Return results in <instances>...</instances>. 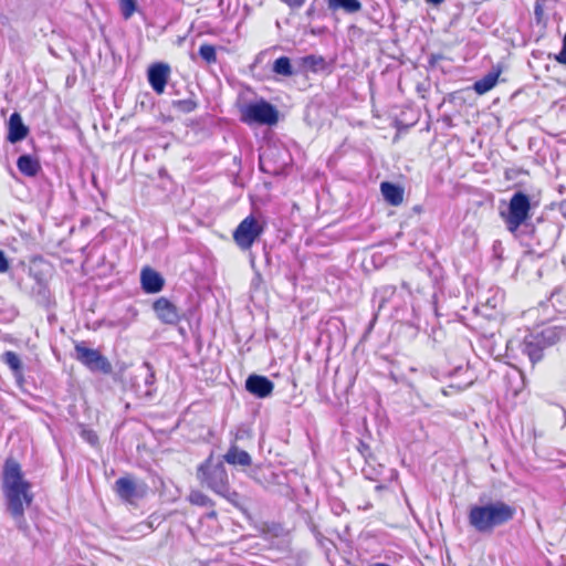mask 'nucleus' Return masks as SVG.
<instances>
[{
  "mask_svg": "<svg viewBox=\"0 0 566 566\" xmlns=\"http://www.w3.org/2000/svg\"><path fill=\"white\" fill-rule=\"evenodd\" d=\"M515 509L503 501L486 502L470 507L469 524L479 533L491 534L494 528L510 522Z\"/></svg>",
  "mask_w": 566,
  "mask_h": 566,
  "instance_id": "nucleus-2",
  "label": "nucleus"
},
{
  "mask_svg": "<svg viewBox=\"0 0 566 566\" xmlns=\"http://www.w3.org/2000/svg\"><path fill=\"white\" fill-rule=\"evenodd\" d=\"M534 15H535V21L537 24H542V25L546 24L543 1L536 0V2L534 4Z\"/></svg>",
  "mask_w": 566,
  "mask_h": 566,
  "instance_id": "nucleus-28",
  "label": "nucleus"
},
{
  "mask_svg": "<svg viewBox=\"0 0 566 566\" xmlns=\"http://www.w3.org/2000/svg\"><path fill=\"white\" fill-rule=\"evenodd\" d=\"M174 107L178 112H181L184 114H189L198 107V104L192 98H185V99H178V101L174 102Z\"/></svg>",
  "mask_w": 566,
  "mask_h": 566,
  "instance_id": "nucleus-25",
  "label": "nucleus"
},
{
  "mask_svg": "<svg viewBox=\"0 0 566 566\" xmlns=\"http://www.w3.org/2000/svg\"><path fill=\"white\" fill-rule=\"evenodd\" d=\"M19 171L27 177H34L41 170L38 157L32 155H21L17 160Z\"/></svg>",
  "mask_w": 566,
  "mask_h": 566,
  "instance_id": "nucleus-16",
  "label": "nucleus"
},
{
  "mask_svg": "<svg viewBox=\"0 0 566 566\" xmlns=\"http://www.w3.org/2000/svg\"><path fill=\"white\" fill-rule=\"evenodd\" d=\"M223 459L231 465L249 467L252 462L251 455L247 451L240 450L235 444L229 448Z\"/></svg>",
  "mask_w": 566,
  "mask_h": 566,
  "instance_id": "nucleus-17",
  "label": "nucleus"
},
{
  "mask_svg": "<svg viewBox=\"0 0 566 566\" xmlns=\"http://www.w3.org/2000/svg\"><path fill=\"white\" fill-rule=\"evenodd\" d=\"M140 376H144L145 385L150 387L155 382V371L149 363L145 361L139 368Z\"/></svg>",
  "mask_w": 566,
  "mask_h": 566,
  "instance_id": "nucleus-26",
  "label": "nucleus"
},
{
  "mask_svg": "<svg viewBox=\"0 0 566 566\" xmlns=\"http://www.w3.org/2000/svg\"><path fill=\"white\" fill-rule=\"evenodd\" d=\"M122 17L125 20L130 19L137 11L136 0H118Z\"/></svg>",
  "mask_w": 566,
  "mask_h": 566,
  "instance_id": "nucleus-24",
  "label": "nucleus"
},
{
  "mask_svg": "<svg viewBox=\"0 0 566 566\" xmlns=\"http://www.w3.org/2000/svg\"><path fill=\"white\" fill-rule=\"evenodd\" d=\"M559 337L560 331L557 327H545L539 333L530 334L524 338L522 352L534 365L542 359L544 348L554 345Z\"/></svg>",
  "mask_w": 566,
  "mask_h": 566,
  "instance_id": "nucleus-4",
  "label": "nucleus"
},
{
  "mask_svg": "<svg viewBox=\"0 0 566 566\" xmlns=\"http://www.w3.org/2000/svg\"><path fill=\"white\" fill-rule=\"evenodd\" d=\"M157 317L165 324H177L180 319L179 311L168 298L160 297L153 304Z\"/></svg>",
  "mask_w": 566,
  "mask_h": 566,
  "instance_id": "nucleus-11",
  "label": "nucleus"
},
{
  "mask_svg": "<svg viewBox=\"0 0 566 566\" xmlns=\"http://www.w3.org/2000/svg\"><path fill=\"white\" fill-rule=\"evenodd\" d=\"M10 269L9 260L4 251L0 250V273H7Z\"/></svg>",
  "mask_w": 566,
  "mask_h": 566,
  "instance_id": "nucleus-31",
  "label": "nucleus"
},
{
  "mask_svg": "<svg viewBox=\"0 0 566 566\" xmlns=\"http://www.w3.org/2000/svg\"><path fill=\"white\" fill-rule=\"evenodd\" d=\"M1 359L4 364L9 366V368L13 371L15 377H20L22 375V361L18 354L14 352L8 350L2 354Z\"/></svg>",
  "mask_w": 566,
  "mask_h": 566,
  "instance_id": "nucleus-20",
  "label": "nucleus"
},
{
  "mask_svg": "<svg viewBox=\"0 0 566 566\" xmlns=\"http://www.w3.org/2000/svg\"><path fill=\"white\" fill-rule=\"evenodd\" d=\"M189 501L190 503L199 506H208L212 504L211 500L200 491H192L189 495Z\"/></svg>",
  "mask_w": 566,
  "mask_h": 566,
  "instance_id": "nucleus-27",
  "label": "nucleus"
},
{
  "mask_svg": "<svg viewBox=\"0 0 566 566\" xmlns=\"http://www.w3.org/2000/svg\"><path fill=\"white\" fill-rule=\"evenodd\" d=\"M373 468H371V463L369 460H367L366 462V467L363 469V472L364 474L370 479V480H377L378 479V473H374L373 471Z\"/></svg>",
  "mask_w": 566,
  "mask_h": 566,
  "instance_id": "nucleus-32",
  "label": "nucleus"
},
{
  "mask_svg": "<svg viewBox=\"0 0 566 566\" xmlns=\"http://www.w3.org/2000/svg\"><path fill=\"white\" fill-rule=\"evenodd\" d=\"M29 128L24 125L19 113L14 112L10 115L8 122V140L20 142L28 136Z\"/></svg>",
  "mask_w": 566,
  "mask_h": 566,
  "instance_id": "nucleus-14",
  "label": "nucleus"
},
{
  "mask_svg": "<svg viewBox=\"0 0 566 566\" xmlns=\"http://www.w3.org/2000/svg\"><path fill=\"white\" fill-rule=\"evenodd\" d=\"M380 190L385 200L392 206H398L403 200V190L397 185L384 181L380 185Z\"/></svg>",
  "mask_w": 566,
  "mask_h": 566,
  "instance_id": "nucleus-18",
  "label": "nucleus"
},
{
  "mask_svg": "<svg viewBox=\"0 0 566 566\" xmlns=\"http://www.w3.org/2000/svg\"><path fill=\"white\" fill-rule=\"evenodd\" d=\"M241 120L245 124L275 125L279 120L276 108L266 101L249 103L241 107Z\"/></svg>",
  "mask_w": 566,
  "mask_h": 566,
  "instance_id": "nucleus-6",
  "label": "nucleus"
},
{
  "mask_svg": "<svg viewBox=\"0 0 566 566\" xmlns=\"http://www.w3.org/2000/svg\"><path fill=\"white\" fill-rule=\"evenodd\" d=\"M428 3H431V4H434V6H438L440 3H442L444 0H426Z\"/></svg>",
  "mask_w": 566,
  "mask_h": 566,
  "instance_id": "nucleus-35",
  "label": "nucleus"
},
{
  "mask_svg": "<svg viewBox=\"0 0 566 566\" xmlns=\"http://www.w3.org/2000/svg\"><path fill=\"white\" fill-rule=\"evenodd\" d=\"M263 231V224L251 214L244 218L235 228L233 231V240L241 250L245 251L253 245Z\"/></svg>",
  "mask_w": 566,
  "mask_h": 566,
  "instance_id": "nucleus-7",
  "label": "nucleus"
},
{
  "mask_svg": "<svg viewBox=\"0 0 566 566\" xmlns=\"http://www.w3.org/2000/svg\"><path fill=\"white\" fill-rule=\"evenodd\" d=\"M140 284L146 293L154 294L163 290L165 281L159 272L145 266L140 272Z\"/></svg>",
  "mask_w": 566,
  "mask_h": 566,
  "instance_id": "nucleus-13",
  "label": "nucleus"
},
{
  "mask_svg": "<svg viewBox=\"0 0 566 566\" xmlns=\"http://www.w3.org/2000/svg\"><path fill=\"white\" fill-rule=\"evenodd\" d=\"M280 144H266V147L260 148V166L261 169L265 170L266 160L270 159L276 151H279Z\"/></svg>",
  "mask_w": 566,
  "mask_h": 566,
  "instance_id": "nucleus-23",
  "label": "nucleus"
},
{
  "mask_svg": "<svg viewBox=\"0 0 566 566\" xmlns=\"http://www.w3.org/2000/svg\"><path fill=\"white\" fill-rule=\"evenodd\" d=\"M197 479L201 485L207 486L232 503H235V500L239 497L235 491H230L224 464L221 461L214 462L212 453L198 467Z\"/></svg>",
  "mask_w": 566,
  "mask_h": 566,
  "instance_id": "nucleus-3",
  "label": "nucleus"
},
{
  "mask_svg": "<svg viewBox=\"0 0 566 566\" xmlns=\"http://www.w3.org/2000/svg\"><path fill=\"white\" fill-rule=\"evenodd\" d=\"M147 77L149 85L158 95L165 92L170 77V66L167 63L157 62L148 67Z\"/></svg>",
  "mask_w": 566,
  "mask_h": 566,
  "instance_id": "nucleus-9",
  "label": "nucleus"
},
{
  "mask_svg": "<svg viewBox=\"0 0 566 566\" xmlns=\"http://www.w3.org/2000/svg\"><path fill=\"white\" fill-rule=\"evenodd\" d=\"M555 60L563 65H566V32L563 39L562 50L558 54L555 55Z\"/></svg>",
  "mask_w": 566,
  "mask_h": 566,
  "instance_id": "nucleus-30",
  "label": "nucleus"
},
{
  "mask_svg": "<svg viewBox=\"0 0 566 566\" xmlns=\"http://www.w3.org/2000/svg\"><path fill=\"white\" fill-rule=\"evenodd\" d=\"M76 359L85 365L92 371H102L109 374L112 366L106 357L98 350L86 347L83 343L75 345Z\"/></svg>",
  "mask_w": 566,
  "mask_h": 566,
  "instance_id": "nucleus-8",
  "label": "nucleus"
},
{
  "mask_svg": "<svg viewBox=\"0 0 566 566\" xmlns=\"http://www.w3.org/2000/svg\"><path fill=\"white\" fill-rule=\"evenodd\" d=\"M81 434L82 438L92 446H95L98 442V437L93 430L83 429Z\"/></svg>",
  "mask_w": 566,
  "mask_h": 566,
  "instance_id": "nucleus-29",
  "label": "nucleus"
},
{
  "mask_svg": "<svg viewBox=\"0 0 566 566\" xmlns=\"http://www.w3.org/2000/svg\"><path fill=\"white\" fill-rule=\"evenodd\" d=\"M273 72L284 76L293 74L291 60L287 56H280L274 61Z\"/></svg>",
  "mask_w": 566,
  "mask_h": 566,
  "instance_id": "nucleus-22",
  "label": "nucleus"
},
{
  "mask_svg": "<svg viewBox=\"0 0 566 566\" xmlns=\"http://www.w3.org/2000/svg\"><path fill=\"white\" fill-rule=\"evenodd\" d=\"M281 1L292 9H300L305 4L306 0H281Z\"/></svg>",
  "mask_w": 566,
  "mask_h": 566,
  "instance_id": "nucleus-33",
  "label": "nucleus"
},
{
  "mask_svg": "<svg viewBox=\"0 0 566 566\" xmlns=\"http://www.w3.org/2000/svg\"><path fill=\"white\" fill-rule=\"evenodd\" d=\"M198 53L208 65L216 64L218 61L216 46L210 43L201 44Z\"/></svg>",
  "mask_w": 566,
  "mask_h": 566,
  "instance_id": "nucleus-21",
  "label": "nucleus"
},
{
  "mask_svg": "<svg viewBox=\"0 0 566 566\" xmlns=\"http://www.w3.org/2000/svg\"><path fill=\"white\" fill-rule=\"evenodd\" d=\"M305 63L314 64L316 62V57L314 55H308L304 59Z\"/></svg>",
  "mask_w": 566,
  "mask_h": 566,
  "instance_id": "nucleus-34",
  "label": "nucleus"
},
{
  "mask_svg": "<svg viewBox=\"0 0 566 566\" xmlns=\"http://www.w3.org/2000/svg\"><path fill=\"white\" fill-rule=\"evenodd\" d=\"M327 4L333 11L343 9L347 13H355L361 9V3L358 0H327Z\"/></svg>",
  "mask_w": 566,
  "mask_h": 566,
  "instance_id": "nucleus-19",
  "label": "nucleus"
},
{
  "mask_svg": "<svg viewBox=\"0 0 566 566\" xmlns=\"http://www.w3.org/2000/svg\"><path fill=\"white\" fill-rule=\"evenodd\" d=\"M3 493L7 507L19 528L25 524L24 510L33 501L31 484L23 478L20 464L13 459H7L3 468Z\"/></svg>",
  "mask_w": 566,
  "mask_h": 566,
  "instance_id": "nucleus-1",
  "label": "nucleus"
},
{
  "mask_svg": "<svg viewBox=\"0 0 566 566\" xmlns=\"http://www.w3.org/2000/svg\"><path fill=\"white\" fill-rule=\"evenodd\" d=\"M506 229L514 233L531 218V201L530 197L522 192H515L510 202L506 211H501Z\"/></svg>",
  "mask_w": 566,
  "mask_h": 566,
  "instance_id": "nucleus-5",
  "label": "nucleus"
},
{
  "mask_svg": "<svg viewBox=\"0 0 566 566\" xmlns=\"http://www.w3.org/2000/svg\"><path fill=\"white\" fill-rule=\"evenodd\" d=\"M501 74L502 67L500 65L493 66L488 74L474 82L473 90L479 95L488 93L496 85Z\"/></svg>",
  "mask_w": 566,
  "mask_h": 566,
  "instance_id": "nucleus-15",
  "label": "nucleus"
},
{
  "mask_svg": "<svg viewBox=\"0 0 566 566\" xmlns=\"http://www.w3.org/2000/svg\"><path fill=\"white\" fill-rule=\"evenodd\" d=\"M274 384L265 376L250 375L245 380V389L258 398L269 397Z\"/></svg>",
  "mask_w": 566,
  "mask_h": 566,
  "instance_id": "nucleus-12",
  "label": "nucleus"
},
{
  "mask_svg": "<svg viewBox=\"0 0 566 566\" xmlns=\"http://www.w3.org/2000/svg\"><path fill=\"white\" fill-rule=\"evenodd\" d=\"M115 492L126 502L132 503L135 499L143 497L145 494V486L138 485L132 478H119L115 482Z\"/></svg>",
  "mask_w": 566,
  "mask_h": 566,
  "instance_id": "nucleus-10",
  "label": "nucleus"
}]
</instances>
